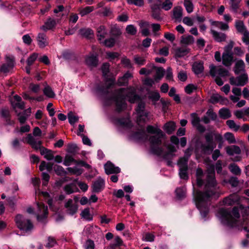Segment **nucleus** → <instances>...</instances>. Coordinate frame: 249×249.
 Segmentation results:
<instances>
[{"instance_id":"1","label":"nucleus","mask_w":249,"mask_h":249,"mask_svg":"<svg viewBox=\"0 0 249 249\" xmlns=\"http://www.w3.org/2000/svg\"><path fill=\"white\" fill-rule=\"evenodd\" d=\"M203 170L198 168L196 171V183L201 187L204 184L203 191H198L195 196L196 205L203 217H206L209 212L208 202L212 199H217L221 195L219 187L215 178L213 167L207 170L204 181L202 179Z\"/></svg>"},{"instance_id":"2","label":"nucleus","mask_w":249,"mask_h":249,"mask_svg":"<svg viewBox=\"0 0 249 249\" xmlns=\"http://www.w3.org/2000/svg\"><path fill=\"white\" fill-rule=\"evenodd\" d=\"M126 98L131 103H134L141 99L140 96L136 94V89L134 88L119 89L116 91V96L114 97L118 111H121L126 107Z\"/></svg>"},{"instance_id":"3","label":"nucleus","mask_w":249,"mask_h":249,"mask_svg":"<svg viewBox=\"0 0 249 249\" xmlns=\"http://www.w3.org/2000/svg\"><path fill=\"white\" fill-rule=\"evenodd\" d=\"M27 143L31 146L32 148L39 150L40 154L48 160H51L54 158L53 152L42 146V141L37 140L31 134H28L26 137Z\"/></svg>"},{"instance_id":"4","label":"nucleus","mask_w":249,"mask_h":249,"mask_svg":"<svg viewBox=\"0 0 249 249\" xmlns=\"http://www.w3.org/2000/svg\"><path fill=\"white\" fill-rule=\"evenodd\" d=\"M164 136L156 134L149 138L150 150L152 153L157 156H160L162 154L163 149L159 146L161 144V139Z\"/></svg>"},{"instance_id":"5","label":"nucleus","mask_w":249,"mask_h":249,"mask_svg":"<svg viewBox=\"0 0 249 249\" xmlns=\"http://www.w3.org/2000/svg\"><path fill=\"white\" fill-rule=\"evenodd\" d=\"M15 221L18 228L20 230L28 232L33 229L34 226L31 220L25 218L21 214H17Z\"/></svg>"},{"instance_id":"6","label":"nucleus","mask_w":249,"mask_h":249,"mask_svg":"<svg viewBox=\"0 0 249 249\" xmlns=\"http://www.w3.org/2000/svg\"><path fill=\"white\" fill-rule=\"evenodd\" d=\"M220 213H221L224 216V217L226 218V219H228L229 221H230V224L231 225V227L232 228H236L238 229V231H242L243 230L247 232V233L246 234V238H249V225L247 224H243L242 225L238 224V222L236 221H231V215L230 213L225 210H222L220 212Z\"/></svg>"},{"instance_id":"7","label":"nucleus","mask_w":249,"mask_h":249,"mask_svg":"<svg viewBox=\"0 0 249 249\" xmlns=\"http://www.w3.org/2000/svg\"><path fill=\"white\" fill-rule=\"evenodd\" d=\"M222 210H225L227 211L230 213V214L231 215V221H232V220L236 221L238 222L237 223L238 224H239V225H242L244 223L243 222L237 220V219H238L240 216L238 207H234L232 208L231 212L229 210L227 209H224V208L220 209L219 210V211L218 212V216L219 217V218L221 219V220L223 222H225L227 225H228L231 227V225L230 224V221H229V220L228 219H226V218L224 217V216H223L222 214L221 213H220V212Z\"/></svg>"},{"instance_id":"8","label":"nucleus","mask_w":249,"mask_h":249,"mask_svg":"<svg viewBox=\"0 0 249 249\" xmlns=\"http://www.w3.org/2000/svg\"><path fill=\"white\" fill-rule=\"evenodd\" d=\"M144 109L145 103L142 101H140L136 109L137 115V122L139 125L144 124L148 117V113L145 112Z\"/></svg>"},{"instance_id":"9","label":"nucleus","mask_w":249,"mask_h":249,"mask_svg":"<svg viewBox=\"0 0 249 249\" xmlns=\"http://www.w3.org/2000/svg\"><path fill=\"white\" fill-rule=\"evenodd\" d=\"M63 14L60 13L56 15V18L49 17L44 22V25L40 27V29L46 32L48 30H52L54 28L56 25L59 23L61 20V18L63 16Z\"/></svg>"},{"instance_id":"10","label":"nucleus","mask_w":249,"mask_h":249,"mask_svg":"<svg viewBox=\"0 0 249 249\" xmlns=\"http://www.w3.org/2000/svg\"><path fill=\"white\" fill-rule=\"evenodd\" d=\"M210 73L213 77L216 76L225 77L229 75V71L221 66L216 67L213 65L210 66Z\"/></svg>"},{"instance_id":"11","label":"nucleus","mask_w":249,"mask_h":249,"mask_svg":"<svg viewBox=\"0 0 249 249\" xmlns=\"http://www.w3.org/2000/svg\"><path fill=\"white\" fill-rule=\"evenodd\" d=\"M240 201V196L237 193H232L224 197L222 201V205L232 206L238 204Z\"/></svg>"},{"instance_id":"12","label":"nucleus","mask_w":249,"mask_h":249,"mask_svg":"<svg viewBox=\"0 0 249 249\" xmlns=\"http://www.w3.org/2000/svg\"><path fill=\"white\" fill-rule=\"evenodd\" d=\"M248 81V76L247 74H242L237 77H232L230 79V83L232 85L243 86L246 84Z\"/></svg>"},{"instance_id":"13","label":"nucleus","mask_w":249,"mask_h":249,"mask_svg":"<svg viewBox=\"0 0 249 249\" xmlns=\"http://www.w3.org/2000/svg\"><path fill=\"white\" fill-rule=\"evenodd\" d=\"M5 59L6 63L2 64L0 68V71L4 73L10 72L14 68L15 65L13 58L6 56Z\"/></svg>"},{"instance_id":"14","label":"nucleus","mask_w":249,"mask_h":249,"mask_svg":"<svg viewBox=\"0 0 249 249\" xmlns=\"http://www.w3.org/2000/svg\"><path fill=\"white\" fill-rule=\"evenodd\" d=\"M64 207L66 208V212L67 214L71 215L76 213L78 210V205L74 203L71 199H69L65 203Z\"/></svg>"},{"instance_id":"15","label":"nucleus","mask_w":249,"mask_h":249,"mask_svg":"<svg viewBox=\"0 0 249 249\" xmlns=\"http://www.w3.org/2000/svg\"><path fill=\"white\" fill-rule=\"evenodd\" d=\"M191 123L193 126L200 133L205 131V127L200 124V119L196 113H193L191 114Z\"/></svg>"},{"instance_id":"16","label":"nucleus","mask_w":249,"mask_h":249,"mask_svg":"<svg viewBox=\"0 0 249 249\" xmlns=\"http://www.w3.org/2000/svg\"><path fill=\"white\" fill-rule=\"evenodd\" d=\"M105 186V180L101 177H99L92 183L91 186L92 192L96 193H100L104 189Z\"/></svg>"},{"instance_id":"17","label":"nucleus","mask_w":249,"mask_h":249,"mask_svg":"<svg viewBox=\"0 0 249 249\" xmlns=\"http://www.w3.org/2000/svg\"><path fill=\"white\" fill-rule=\"evenodd\" d=\"M105 173L107 174H116L119 173L121 169L117 166H115L110 161H107L104 165Z\"/></svg>"},{"instance_id":"18","label":"nucleus","mask_w":249,"mask_h":249,"mask_svg":"<svg viewBox=\"0 0 249 249\" xmlns=\"http://www.w3.org/2000/svg\"><path fill=\"white\" fill-rule=\"evenodd\" d=\"M37 206L40 213L37 214V218L38 221H41L47 216L48 207L43 203H38Z\"/></svg>"},{"instance_id":"19","label":"nucleus","mask_w":249,"mask_h":249,"mask_svg":"<svg viewBox=\"0 0 249 249\" xmlns=\"http://www.w3.org/2000/svg\"><path fill=\"white\" fill-rule=\"evenodd\" d=\"M215 147L216 145H212L206 142L201 143L199 146L201 153L205 155L211 154Z\"/></svg>"},{"instance_id":"20","label":"nucleus","mask_w":249,"mask_h":249,"mask_svg":"<svg viewBox=\"0 0 249 249\" xmlns=\"http://www.w3.org/2000/svg\"><path fill=\"white\" fill-rule=\"evenodd\" d=\"M36 39L38 45L40 48H45L49 44L47 37L44 33H39L37 35Z\"/></svg>"},{"instance_id":"21","label":"nucleus","mask_w":249,"mask_h":249,"mask_svg":"<svg viewBox=\"0 0 249 249\" xmlns=\"http://www.w3.org/2000/svg\"><path fill=\"white\" fill-rule=\"evenodd\" d=\"M222 64L226 67H230L233 61V53H223L222 56Z\"/></svg>"},{"instance_id":"22","label":"nucleus","mask_w":249,"mask_h":249,"mask_svg":"<svg viewBox=\"0 0 249 249\" xmlns=\"http://www.w3.org/2000/svg\"><path fill=\"white\" fill-rule=\"evenodd\" d=\"M210 101L213 104L220 103L222 105H226L228 103V100L227 98L223 97L218 94H213L211 97Z\"/></svg>"},{"instance_id":"23","label":"nucleus","mask_w":249,"mask_h":249,"mask_svg":"<svg viewBox=\"0 0 249 249\" xmlns=\"http://www.w3.org/2000/svg\"><path fill=\"white\" fill-rule=\"evenodd\" d=\"M85 62L89 67H95L97 66L98 59L96 56L94 54H90L86 57Z\"/></svg>"},{"instance_id":"24","label":"nucleus","mask_w":249,"mask_h":249,"mask_svg":"<svg viewBox=\"0 0 249 249\" xmlns=\"http://www.w3.org/2000/svg\"><path fill=\"white\" fill-rule=\"evenodd\" d=\"M211 33L214 39L217 42H220L226 40V35L224 33L218 32L212 29L211 30Z\"/></svg>"},{"instance_id":"25","label":"nucleus","mask_w":249,"mask_h":249,"mask_svg":"<svg viewBox=\"0 0 249 249\" xmlns=\"http://www.w3.org/2000/svg\"><path fill=\"white\" fill-rule=\"evenodd\" d=\"M226 153L230 156L234 154H240L241 153V149L240 147L237 145H232L228 146L225 148Z\"/></svg>"},{"instance_id":"26","label":"nucleus","mask_w":249,"mask_h":249,"mask_svg":"<svg viewBox=\"0 0 249 249\" xmlns=\"http://www.w3.org/2000/svg\"><path fill=\"white\" fill-rule=\"evenodd\" d=\"M79 34L83 37L91 38L93 36V31L90 28H82L79 30Z\"/></svg>"},{"instance_id":"27","label":"nucleus","mask_w":249,"mask_h":249,"mask_svg":"<svg viewBox=\"0 0 249 249\" xmlns=\"http://www.w3.org/2000/svg\"><path fill=\"white\" fill-rule=\"evenodd\" d=\"M115 81L114 79H111L108 81H107L105 86L99 88L98 91L103 94H107L108 93V90L114 84Z\"/></svg>"},{"instance_id":"28","label":"nucleus","mask_w":249,"mask_h":249,"mask_svg":"<svg viewBox=\"0 0 249 249\" xmlns=\"http://www.w3.org/2000/svg\"><path fill=\"white\" fill-rule=\"evenodd\" d=\"M176 128V124L173 121L167 122L163 127V129L168 134H172L175 130Z\"/></svg>"},{"instance_id":"29","label":"nucleus","mask_w":249,"mask_h":249,"mask_svg":"<svg viewBox=\"0 0 249 249\" xmlns=\"http://www.w3.org/2000/svg\"><path fill=\"white\" fill-rule=\"evenodd\" d=\"M192 69L196 74L202 73L204 70L203 63L201 61L195 62L192 65Z\"/></svg>"},{"instance_id":"30","label":"nucleus","mask_w":249,"mask_h":249,"mask_svg":"<svg viewBox=\"0 0 249 249\" xmlns=\"http://www.w3.org/2000/svg\"><path fill=\"white\" fill-rule=\"evenodd\" d=\"M168 151L164 154L163 157L165 160H172L175 156L174 154L176 151V149L174 146L168 145L167 146Z\"/></svg>"},{"instance_id":"31","label":"nucleus","mask_w":249,"mask_h":249,"mask_svg":"<svg viewBox=\"0 0 249 249\" xmlns=\"http://www.w3.org/2000/svg\"><path fill=\"white\" fill-rule=\"evenodd\" d=\"M189 53V49L185 48H178L175 51L176 58L182 57Z\"/></svg>"},{"instance_id":"32","label":"nucleus","mask_w":249,"mask_h":249,"mask_svg":"<svg viewBox=\"0 0 249 249\" xmlns=\"http://www.w3.org/2000/svg\"><path fill=\"white\" fill-rule=\"evenodd\" d=\"M245 70V63L242 60L237 61L234 67V72L235 74H238L244 71Z\"/></svg>"},{"instance_id":"33","label":"nucleus","mask_w":249,"mask_h":249,"mask_svg":"<svg viewBox=\"0 0 249 249\" xmlns=\"http://www.w3.org/2000/svg\"><path fill=\"white\" fill-rule=\"evenodd\" d=\"M146 130L149 133L160 135V136H165L164 133L160 129L151 125H149L147 126Z\"/></svg>"},{"instance_id":"34","label":"nucleus","mask_w":249,"mask_h":249,"mask_svg":"<svg viewBox=\"0 0 249 249\" xmlns=\"http://www.w3.org/2000/svg\"><path fill=\"white\" fill-rule=\"evenodd\" d=\"M148 97L150 99L154 105L156 102L159 100L160 98V95L157 91H150L148 92Z\"/></svg>"},{"instance_id":"35","label":"nucleus","mask_w":249,"mask_h":249,"mask_svg":"<svg viewBox=\"0 0 249 249\" xmlns=\"http://www.w3.org/2000/svg\"><path fill=\"white\" fill-rule=\"evenodd\" d=\"M183 9L180 6H177L173 9L174 18L180 21L182 17Z\"/></svg>"},{"instance_id":"36","label":"nucleus","mask_w":249,"mask_h":249,"mask_svg":"<svg viewBox=\"0 0 249 249\" xmlns=\"http://www.w3.org/2000/svg\"><path fill=\"white\" fill-rule=\"evenodd\" d=\"M235 26L237 31L241 34L248 30L243 21L241 20H236L235 23Z\"/></svg>"},{"instance_id":"37","label":"nucleus","mask_w":249,"mask_h":249,"mask_svg":"<svg viewBox=\"0 0 249 249\" xmlns=\"http://www.w3.org/2000/svg\"><path fill=\"white\" fill-rule=\"evenodd\" d=\"M194 42V38L193 36L189 35L188 36H183L181 37L180 43L183 44L190 45Z\"/></svg>"},{"instance_id":"38","label":"nucleus","mask_w":249,"mask_h":249,"mask_svg":"<svg viewBox=\"0 0 249 249\" xmlns=\"http://www.w3.org/2000/svg\"><path fill=\"white\" fill-rule=\"evenodd\" d=\"M107 32L104 26H100L97 29V36L98 39L101 40L105 37Z\"/></svg>"},{"instance_id":"39","label":"nucleus","mask_w":249,"mask_h":249,"mask_svg":"<svg viewBox=\"0 0 249 249\" xmlns=\"http://www.w3.org/2000/svg\"><path fill=\"white\" fill-rule=\"evenodd\" d=\"M219 114L220 117L224 119L229 118L231 116V112L228 108H223L219 110Z\"/></svg>"},{"instance_id":"40","label":"nucleus","mask_w":249,"mask_h":249,"mask_svg":"<svg viewBox=\"0 0 249 249\" xmlns=\"http://www.w3.org/2000/svg\"><path fill=\"white\" fill-rule=\"evenodd\" d=\"M229 168L230 170V171L233 174L235 175H240L241 173V169L238 166H237V164L235 163H231L230 164L229 166Z\"/></svg>"},{"instance_id":"41","label":"nucleus","mask_w":249,"mask_h":249,"mask_svg":"<svg viewBox=\"0 0 249 249\" xmlns=\"http://www.w3.org/2000/svg\"><path fill=\"white\" fill-rule=\"evenodd\" d=\"M81 216L82 218L88 221H91L92 219V216L90 213L89 208L84 209L81 213Z\"/></svg>"},{"instance_id":"42","label":"nucleus","mask_w":249,"mask_h":249,"mask_svg":"<svg viewBox=\"0 0 249 249\" xmlns=\"http://www.w3.org/2000/svg\"><path fill=\"white\" fill-rule=\"evenodd\" d=\"M133 137L138 140H146L147 139V136L146 133L143 131H139L135 133Z\"/></svg>"},{"instance_id":"43","label":"nucleus","mask_w":249,"mask_h":249,"mask_svg":"<svg viewBox=\"0 0 249 249\" xmlns=\"http://www.w3.org/2000/svg\"><path fill=\"white\" fill-rule=\"evenodd\" d=\"M175 192L177 197L179 199H181L185 196L186 190L184 187L177 188Z\"/></svg>"},{"instance_id":"44","label":"nucleus","mask_w":249,"mask_h":249,"mask_svg":"<svg viewBox=\"0 0 249 249\" xmlns=\"http://www.w3.org/2000/svg\"><path fill=\"white\" fill-rule=\"evenodd\" d=\"M225 139L230 144L235 143L236 140L233 134L231 132H227L224 134Z\"/></svg>"},{"instance_id":"45","label":"nucleus","mask_w":249,"mask_h":249,"mask_svg":"<svg viewBox=\"0 0 249 249\" xmlns=\"http://www.w3.org/2000/svg\"><path fill=\"white\" fill-rule=\"evenodd\" d=\"M134 61L139 66L143 65L146 62L145 59L143 56H140L138 55L134 56Z\"/></svg>"},{"instance_id":"46","label":"nucleus","mask_w":249,"mask_h":249,"mask_svg":"<svg viewBox=\"0 0 249 249\" xmlns=\"http://www.w3.org/2000/svg\"><path fill=\"white\" fill-rule=\"evenodd\" d=\"M94 8L93 6H87L85 8H81L79 10V13L82 17H83L93 11Z\"/></svg>"},{"instance_id":"47","label":"nucleus","mask_w":249,"mask_h":249,"mask_svg":"<svg viewBox=\"0 0 249 249\" xmlns=\"http://www.w3.org/2000/svg\"><path fill=\"white\" fill-rule=\"evenodd\" d=\"M212 24L222 30H227L229 29V25L227 23L219 21H213Z\"/></svg>"},{"instance_id":"48","label":"nucleus","mask_w":249,"mask_h":249,"mask_svg":"<svg viewBox=\"0 0 249 249\" xmlns=\"http://www.w3.org/2000/svg\"><path fill=\"white\" fill-rule=\"evenodd\" d=\"M44 94L49 98H53L55 94L53 91L52 88L49 86H47L45 87L43 89Z\"/></svg>"},{"instance_id":"49","label":"nucleus","mask_w":249,"mask_h":249,"mask_svg":"<svg viewBox=\"0 0 249 249\" xmlns=\"http://www.w3.org/2000/svg\"><path fill=\"white\" fill-rule=\"evenodd\" d=\"M188 159L184 157L180 158L178 162L179 168H188Z\"/></svg>"},{"instance_id":"50","label":"nucleus","mask_w":249,"mask_h":249,"mask_svg":"<svg viewBox=\"0 0 249 249\" xmlns=\"http://www.w3.org/2000/svg\"><path fill=\"white\" fill-rule=\"evenodd\" d=\"M184 5L186 10L188 13H191L193 12L194 6L192 2L190 0H184Z\"/></svg>"},{"instance_id":"51","label":"nucleus","mask_w":249,"mask_h":249,"mask_svg":"<svg viewBox=\"0 0 249 249\" xmlns=\"http://www.w3.org/2000/svg\"><path fill=\"white\" fill-rule=\"evenodd\" d=\"M121 63L124 65V67L127 69H131L133 67L130 60L126 57H124L122 58Z\"/></svg>"},{"instance_id":"52","label":"nucleus","mask_w":249,"mask_h":249,"mask_svg":"<svg viewBox=\"0 0 249 249\" xmlns=\"http://www.w3.org/2000/svg\"><path fill=\"white\" fill-rule=\"evenodd\" d=\"M126 33L130 35H135L137 33V28L133 25H128L125 28Z\"/></svg>"},{"instance_id":"53","label":"nucleus","mask_w":249,"mask_h":249,"mask_svg":"<svg viewBox=\"0 0 249 249\" xmlns=\"http://www.w3.org/2000/svg\"><path fill=\"white\" fill-rule=\"evenodd\" d=\"M226 124L231 129H232L235 131H238L240 127L239 125H237L234 121L231 120L227 121Z\"/></svg>"},{"instance_id":"54","label":"nucleus","mask_w":249,"mask_h":249,"mask_svg":"<svg viewBox=\"0 0 249 249\" xmlns=\"http://www.w3.org/2000/svg\"><path fill=\"white\" fill-rule=\"evenodd\" d=\"M57 243L55 239L53 237L49 236L47 239V243L45 246L48 248H51L54 246Z\"/></svg>"},{"instance_id":"55","label":"nucleus","mask_w":249,"mask_h":249,"mask_svg":"<svg viewBox=\"0 0 249 249\" xmlns=\"http://www.w3.org/2000/svg\"><path fill=\"white\" fill-rule=\"evenodd\" d=\"M173 6V3L171 0H164L161 4V8L166 11L170 10Z\"/></svg>"},{"instance_id":"56","label":"nucleus","mask_w":249,"mask_h":249,"mask_svg":"<svg viewBox=\"0 0 249 249\" xmlns=\"http://www.w3.org/2000/svg\"><path fill=\"white\" fill-rule=\"evenodd\" d=\"M156 70V75L155 77L156 79H160L164 75L165 72L164 70L161 67H159L155 69Z\"/></svg>"},{"instance_id":"57","label":"nucleus","mask_w":249,"mask_h":249,"mask_svg":"<svg viewBox=\"0 0 249 249\" xmlns=\"http://www.w3.org/2000/svg\"><path fill=\"white\" fill-rule=\"evenodd\" d=\"M214 134L212 133H209L205 135V139L206 140V142L211 144L212 145H216V143L213 141V138Z\"/></svg>"},{"instance_id":"58","label":"nucleus","mask_w":249,"mask_h":249,"mask_svg":"<svg viewBox=\"0 0 249 249\" xmlns=\"http://www.w3.org/2000/svg\"><path fill=\"white\" fill-rule=\"evenodd\" d=\"M188 168H179V176L182 179H187L188 178V176L187 174Z\"/></svg>"},{"instance_id":"59","label":"nucleus","mask_w":249,"mask_h":249,"mask_svg":"<svg viewBox=\"0 0 249 249\" xmlns=\"http://www.w3.org/2000/svg\"><path fill=\"white\" fill-rule=\"evenodd\" d=\"M126 1L129 4H133L139 7L144 5V0H126Z\"/></svg>"},{"instance_id":"60","label":"nucleus","mask_w":249,"mask_h":249,"mask_svg":"<svg viewBox=\"0 0 249 249\" xmlns=\"http://www.w3.org/2000/svg\"><path fill=\"white\" fill-rule=\"evenodd\" d=\"M68 118L69 122L70 124H73L74 123L77 122L78 120V118L74 115L72 112H71L68 114Z\"/></svg>"},{"instance_id":"61","label":"nucleus","mask_w":249,"mask_h":249,"mask_svg":"<svg viewBox=\"0 0 249 249\" xmlns=\"http://www.w3.org/2000/svg\"><path fill=\"white\" fill-rule=\"evenodd\" d=\"M38 57V54L34 53L31 55L27 60V63L29 66H31Z\"/></svg>"},{"instance_id":"62","label":"nucleus","mask_w":249,"mask_h":249,"mask_svg":"<svg viewBox=\"0 0 249 249\" xmlns=\"http://www.w3.org/2000/svg\"><path fill=\"white\" fill-rule=\"evenodd\" d=\"M18 120L20 124H22L25 123L29 116V115H27L23 112L22 113H19L18 114Z\"/></svg>"},{"instance_id":"63","label":"nucleus","mask_w":249,"mask_h":249,"mask_svg":"<svg viewBox=\"0 0 249 249\" xmlns=\"http://www.w3.org/2000/svg\"><path fill=\"white\" fill-rule=\"evenodd\" d=\"M110 33L111 35L115 36H120L122 33L120 29L116 26L111 27Z\"/></svg>"},{"instance_id":"64","label":"nucleus","mask_w":249,"mask_h":249,"mask_svg":"<svg viewBox=\"0 0 249 249\" xmlns=\"http://www.w3.org/2000/svg\"><path fill=\"white\" fill-rule=\"evenodd\" d=\"M228 182L233 187H236L238 186L239 184V180L236 177H231L228 181Z\"/></svg>"}]
</instances>
